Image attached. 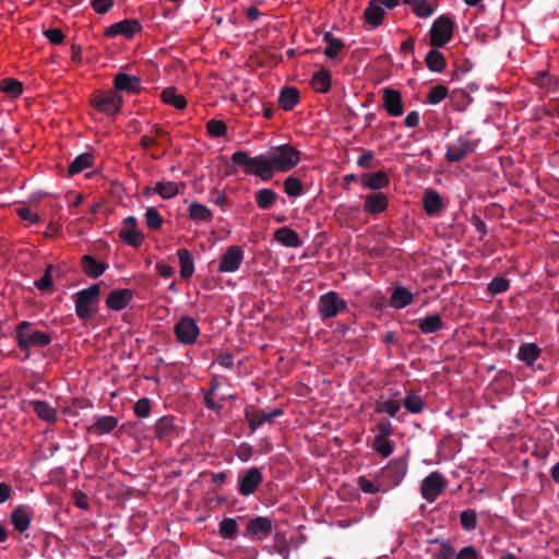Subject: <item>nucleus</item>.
<instances>
[{
  "mask_svg": "<svg viewBox=\"0 0 559 559\" xmlns=\"http://www.w3.org/2000/svg\"><path fill=\"white\" fill-rule=\"evenodd\" d=\"M300 151L289 144L272 147L265 154L250 157L245 151H236L231 155V162L242 166L247 175H254L267 181L275 173H287L300 160Z\"/></svg>",
  "mask_w": 559,
  "mask_h": 559,
  "instance_id": "obj_1",
  "label": "nucleus"
},
{
  "mask_svg": "<svg viewBox=\"0 0 559 559\" xmlns=\"http://www.w3.org/2000/svg\"><path fill=\"white\" fill-rule=\"evenodd\" d=\"M17 347L25 352L23 360L29 358L32 347H46L52 342L50 333L39 331L35 328V323L21 321L14 330Z\"/></svg>",
  "mask_w": 559,
  "mask_h": 559,
  "instance_id": "obj_2",
  "label": "nucleus"
},
{
  "mask_svg": "<svg viewBox=\"0 0 559 559\" xmlns=\"http://www.w3.org/2000/svg\"><path fill=\"white\" fill-rule=\"evenodd\" d=\"M100 295V284H93L75 295V313L81 320L90 319L95 312Z\"/></svg>",
  "mask_w": 559,
  "mask_h": 559,
  "instance_id": "obj_3",
  "label": "nucleus"
},
{
  "mask_svg": "<svg viewBox=\"0 0 559 559\" xmlns=\"http://www.w3.org/2000/svg\"><path fill=\"white\" fill-rule=\"evenodd\" d=\"M348 310L347 301L336 292L330 290L319 297L318 313L322 321L335 318Z\"/></svg>",
  "mask_w": 559,
  "mask_h": 559,
  "instance_id": "obj_4",
  "label": "nucleus"
},
{
  "mask_svg": "<svg viewBox=\"0 0 559 559\" xmlns=\"http://www.w3.org/2000/svg\"><path fill=\"white\" fill-rule=\"evenodd\" d=\"M91 105L102 114L107 116H115L120 112L123 98L120 94H117L114 90L107 92H97L91 96Z\"/></svg>",
  "mask_w": 559,
  "mask_h": 559,
  "instance_id": "obj_5",
  "label": "nucleus"
},
{
  "mask_svg": "<svg viewBox=\"0 0 559 559\" xmlns=\"http://www.w3.org/2000/svg\"><path fill=\"white\" fill-rule=\"evenodd\" d=\"M407 473V462L405 459H393L384 466L379 476L378 483H381L386 490L401 484Z\"/></svg>",
  "mask_w": 559,
  "mask_h": 559,
  "instance_id": "obj_6",
  "label": "nucleus"
},
{
  "mask_svg": "<svg viewBox=\"0 0 559 559\" xmlns=\"http://www.w3.org/2000/svg\"><path fill=\"white\" fill-rule=\"evenodd\" d=\"M454 22L445 14L437 17L430 28V45L444 47L453 37Z\"/></svg>",
  "mask_w": 559,
  "mask_h": 559,
  "instance_id": "obj_7",
  "label": "nucleus"
},
{
  "mask_svg": "<svg viewBox=\"0 0 559 559\" xmlns=\"http://www.w3.org/2000/svg\"><path fill=\"white\" fill-rule=\"evenodd\" d=\"M272 531V519L267 516H255L247 522L242 535L252 542H260L269 537Z\"/></svg>",
  "mask_w": 559,
  "mask_h": 559,
  "instance_id": "obj_8",
  "label": "nucleus"
},
{
  "mask_svg": "<svg viewBox=\"0 0 559 559\" xmlns=\"http://www.w3.org/2000/svg\"><path fill=\"white\" fill-rule=\"evenodd\" d=\"M263 481V474L260 467H251L240 472L237 481V491L242 497H249L255 492Z\"/></svg>",
  "mask_w": 559,
  "mask_h": 559,
  "instance_id": "obj_9",
  "label": "nucleus"
},
{
  "mask_svg": "<svg viewBox=\"0 0 559 559\" xmlns=\"http://www.w3.org/2000/svg\"><path fill=\"white\" fill-rule=\"evenodd\" d=\"M447 479L439 472H432L420 484V493L428 502H433L445 489Z\"/></svg>",
  "mask_w": 559,
  "mask_h": 559,
  "instance_id": "obj_10",
  "label": "nucleus"
},
{
  "mask_svg": "<svg viewBox=\"0 0 559 559\" xmlns=\"http://www.w3.org/2000/svg\"><path fill=\"white\" fill-rule=\"evenodd\" d=\"M174 333L181 344L191 345L197 342L200 329L193 318L185 316L175 324Z\"/></svg>",
  "mask_w": 559,
  "mask_h": 559,
  "instance_id": "obj_11",
  "label": "nucleus"
},
{
  "mask_svg": "<svg viewBox=\"0 0 559 559\" xmlns=\"http://www.w3.org/2000/svg\"><path fill=\"white\" fill-rule=\"evenodd\" d=\"M243 257L245 253L240 246H229L221 258L218 271L222 273H234L238 271L243 261Z\"/></svg>",
  "mask_w": 559,
  "mask_h": 559,
  "instance_id": "obj_12",
  "label": "nucleus"
},
{
  "mask_svg": "<svg viewBox=\"0 0 559 559\" xmlns=\"http://www.w3.org/2000/svg\"><path fill=\"white\" fill-rule=\"evenodd\" d=\"M114 91L117 94L127 93L136 95L142 91V81L136 75L118 72L114 78Z\"/></svg>",
  "mask_w": 559,
  "mask_h": 559,
  "instance_id": "obj_13",
  "label": "nucleus"
},
{
  "mask_svg": "<svg viewBox=\"0 0 559 559\" xmlns=\"http://www.w3.org/2000/svg\"><path fill=\"white\" fill-rule=\"evenodd\" d=\"M475 145L465 136L457 138L453 143L447 145L445 158L449 163H457L474 152Z\"/></svg>",
  "mask_w": 559,
  "mask_h": 559,
  "instance_id": "obj_14",
  "label": "nucleus"
},
{
  "mask_svg": "<svg viewBox=\"0 0 559 559\" xmlns=\"http://www.w3.org/2000/svg\"><path fill=\"white\" fill-rule=\"evenodd\" d=\"M120 239L133 247L139 248L144 239V236L138 230V222L134 216H128L123 221V228L119 231Z\"/></svg>",
  "mask_w": 559,
  "mask_h": 559,
  "instance_id": "obj_15",
  "label": "nucleus"
},
{
  "mask_svg": "<svg viewBox=\"0 0 559 559\" xmlns=\"http://www.w3.org/2000/svg\"><path fill=\"white\" fill-rule=\"evenodd\" d=\"M141 31L142 25L138 20L126 19L107 27L105 35L107 37L123 35L127 38H132L136 33H140Z\"/></svg>",
  "mask_w": 559,
  "mask_h": 559,
  "instance_id": "obj_16",
  "label": "nucleus"
},
{
  "mask_svg": "<svg viewBox=\"0 0 559 559\" xmlns=\"http://www.w3.org/2000/svg\"><path fill=\"white\" fill-rule=\"evenodd\" d=\"M383 108L392 117L403 115L404 108L401 92L391 87L383 88Z\"/></svg>",
  "mask_w": 559,
  "mask_h": 559,
  "instance_id": "obj_17",
  "label": "nucleus"
},
{
  "mask_svg": "<svg viewBox=\"0 0 559 559\" xmlns=\"http://www.w3.org/2000/svg\"><path fill=\"white\" fill-rule=\"evenodd\" d=\"M134 293L131 289H114L107 296L105 304L110 310L121 311L131 302Z\"/></svg>",
  "mask_w": 559,
  "mask_h": 559,
  "instance_id": "obj_18",
  "label": "nucleus"
},
{
  "mask_svg": "<svg viewBox=\"0 0 559 559\" xmlns=\"http://www.w3.org/2000/svg\"><path fill=\"white\" fill-rule=\"evenodd\" d=\"M81 267L86 276L98 278L106 272L108 265L105 262L97 261L91 254H84L81 258Z\"/></svg>",
  "mask_w": 559,
  "mask_h": 559,
  "instance_id": "obj_19",
  "label": "nucleus"
},
{
  "mask_svg": "<svg viewBox=\"0 0 559 559\" xmlns=\"http://www.w3.org/2000/svg\"><path fill=\"white\" fill-rule=\"evenodd\" d=\"M423 204L425 212L429 216H437L444 209L440 194L432 189H427L425 191L423 197Z\"/></svg>",
  "mask_w": 559,
  "mask_h": 559,
  "instance_id": "obj_20",
  "label": "nucleus"
},
{
  "mask_svg": "<svg viewBox=\"0 0 559 559\" xmlns=\"http://www.w3.org/2000/svg\"><path fill=\"white\" fill-rule=\"evenodd\" d=\"M389 200L382 192L369 193L365 198L364 209L366 212L374 215L384 212L388 209Z\"/></svg>",
  "mask_w": 559,
  "mask_h": 559,
  "instance_id": "obj_21",
  "label": "nucleus"
},
{
  "mask_svg": "<svg viewBox=\"0 0 559 559\" xmlns=\"http://www.w3.org/2000/svg\"><path fill=\"white\" fill-rule=\"evenodd\" d=\"M29 404L33 407L34 413L37 417L48 424H53L57 421L58 413L55 407H52L46 401H31Z\"/></svg>",
  "mask_w": 559,
  "mask_h": 559,
  "instance_id": "obj_22",
  "label": "nucleus"
},
{
  "mask_svg": "<svg viewBox=\"0 0 559 559\" xmlns=\"http://www.w3.org/2000/svg\"><path fill=\"white\" fill-rule=\"evenodd\" d=\"M361 183L365 188L380 190L389 186L390 179L386 173L380 170L364 174L361 176Z\"/></svg>",
  "mask_w": 559,
  "mask_h": 559,
  "instance_id": "obj_23",
  "label": "nucleus"
},
{
  "mask_svg": "<svg viewBox=\"0 0 559 559\" xmlns=\"http://www.w3.org/2000/svg\"><path fill=\"white\" fill-rule=\"evenodd\" d=\"M31 519L29 509L25 506H19L11 512V522L20 533L25 532L29 527Z\"/></svg>",
  "mask_w": 559,
  "mask_h": 559,
  "instance_id": "obj_24",
  "label": "nucleus"
},
{
  "mask_svg": "<svg viewBox=\"0 0 559 559\" xmlns=\"http://www.w3.org/2000/svg\"><path fill=\"white\" fill-rule=\"evenodd\" d=\"M416 326L423 334H431L443 329V321L440 314L435 313L415 321Z\"/></svg>",
  "mask_w": 559,
  "mask_h": 559,
  "instance_id": "obj_25",
  "label": "nucleus"
},
{
  "mask_svg": "<svg viewBox=\"0 0 559 559\" xmlns=\"http://www.w3.org/2000/svg\"><path fill=\"white\" fill-rule=\"evenodd\" d=\"M300 94L296 87L285 86L278 95V106L283 110H292L299 103Z\"/></svg>",
  "mask_w": 559,
  "mask_h": 559,
  "instance_id": "obj_26",
  "label": "nucleus"
},
{
  "mask_svg": "<svg viewBox=\"0 0 559 559\" xmlns=\"http://www.w3.org/2000/svg\"><path fill=\"white\" fill-rule=\"evenodd\" d=\"M323 40L326 43L324 55L328 59L337 61L341 51L344 50L345 44L341 38L333 36L331 32H326L323 35Z\"/></svg>",
  "mask_w": 559,
  "mask_h": 559,
  "instance_id": "obj_27",
  "label": "nucleus"
},
{
  "mask_svg": "<svg viewBox=\"0 0 559 559\" xmlns=\"http://www.w3.org/2000/svg\"><path fill=\"white\" fill-rule=\"evenodd\" d=\"M274 239L287 248H298L302 243L299 235L289 227L278 228L274 233Z\"/></svg>",
  "mask_w": 559,
  "mask_h": 559,
  "instance_id": "obj_28",
  "label": "nucleus"
},
{
  "mask_svg": "<svg viewBox=\"0 0 559 559\" xmlns=\"http://www.w3.org/2000/svg\"><path fill=\"white\" fill-rule=\"evenodd\" d=\"M177 255L179 258L180 277L182 280L190 278L194 272V262L191 252L186 248H181L177 251Z\"/></svg>",
  "mask_w": 559,
  "mask_h": 559,
  "instance_id": "obj_29",
  "label": "nucleus"
},
{
  "mask_svg": "<svg viewBox=\"0 0 559 559\" xmlns=\"http://www.w3.org/2000/svg\"><path fill=\"white\" fill-rule=\"evenodd\" d=\"M384 16V10L382 7L377 3V1L371 0L368 7L364 11L365 21L370 24L372 27H378L382 24Z\"/></svg>",
  "mask_w": 559,
  "mask_h": 559,
  "instance_id": "obj_30",
  "label": "nucleus"
},
{
  "mask_svg": "<svg viewBox=\"0 0 559 559\" xmlns=\"http://www.w3.org/2000/svg\"><path fill=\"white\" fill-rule=\"evenodd\" d=\"M331 72L328 69L322 68L313 74L311 79V86L314 91L325 94L331 88Z\"/></svg>",
  "mask_w": 559,
  "mask_h": 559,
  "instance_id": "obj_31",
  "label": "nucleus"
},
{
  "mask_svg": "<svg viewBox=\"0 0 559 559\" xmlns=\"http://www.w3.org/2000/svg\"><path fill=\"white\" fill-rule=\"evenodd\" d=\"M118 425V419L115 416H100L95 423L87 428L90 432L97 435H105L111 432Z\"/></svg>",
  "mask_w": 559,
  "mask_h": 559,
  "instance_id": "obj_32",
  "label": "nucleus"
},
{
  "mask_svg": "<svg viewBox=\"0 0 559 559\" xmlns=\"http://www.w3.org/2000/svg\"><path fill=\"white\" fill-rule=\"evenodd\" d=\"M425 63L431 72L440 73L447 68V60L443 53L435 48L427 52Z\"/></svg>",
  "mask_w": 559,
  "mask_h": 559,
  "instance_id": "obj_33",
  "label": "nucleus"
},
{
  "mask_svg": "<svg viewBox=\"0 0 559 559\" xmlns=\"http://www.w3.org/2000/svg\"><path fill=\"white\" fill-rule=\"evenodd\" d=\"M413 299L414 297L407 288L399 286L393 290L390 297V305L395 309H403L411 305Z\"/></svg>",
  "mask_w": 559,
  "mask_h": 559,
  "instance_id": "obj_34",
  "label": "nucleus"
},
{
  "mask_svg": "<svg viewBox=\"0 0 559 559\" xmlns=\"http://www.w3.org/2000/svg\"><path fill=\"white\" fill-rule=\"evenodd\" d=\"M540 353L542 349L535 343H524L519 348L518 358L527 366H533Z\"/></svg>",
  "mask_w": 559,
  "mask_h": 559,
  "instance_id": "obj_35",
  "label": "nucleus"
},
{
  "mask_svg": "<svg viewBox=\"0 0 559 559\" xmlns=\"http://www.w3.org/2000/svg\"><path fill=\"white\" fill-rule=\"evenodd\" d=\"M160 97L165 104L170 105L176 109L182 110L187 107V100L185 96L178 94L177 90L173 86L164 88Z\"/></svg>",
  "mask_w": 559,
  "mask_h": 559,
  "instance_id": "obj_36",
  "label": "nucleus"
},
{
  "mask_svg": "<svg viewBox=\"0 0 559 559\" xmlns=\"http://www.w3.org/2000/svg\"><path fill=\"white\" fill-rule=\"evenodd\" d=\"M401 411V403L395 400H383L382 397L377 400L374 403V413L377 414H388L392 418H399V413Z\"/></svg>",
  "mask_w": 559,
  "mask_h": 559,
  "instance_id": "obj_37",
  "label": "nucleus"
},
{
  "mask_svg": "<svg viewBox=\"0 0 559 559\" xmlns=\"http://www.w3.org/2000/svg\"><path fill=\"white\" fill-rule=\"evenodd\" d=\"M93 159L94 157L91 153H82L78 155L68 167V176L72 177L91 167Z\"/></svg>",
  "mask_w": 559,
  "mask_h": 559,
  "instance_id": "obj_38",
  "label": "nucleus"
},
{
  "mask_svg": "<svg viewBox=\"0 0 559 559\" xmlns=\"http://www.w3.org/2000/svg\"><path fill=\"white\" fill-rule=\"evenodd\" d=\"M277 193L269 188H263L255 192L254 199L261 210H269L276 201Z\"/></svg>",
  "mask_w": 559,
  "mask_h": 559,
  "instance_id": "obj_39",
  "label": "nucleus"
},
{
  "mask_svg": "<svg viewBox=\"0 0 559 559\" xmlns=\"http://www.w3.org/2000/svg\"><path fill=\"white\" fill-rule=\"evenodd\" d=\"M218 534L224 539H235L238 535L237 520L224 518L218 524Z\"/></svg>",
  "mask_w": 559,
  "mask_h": 559,
  "instance_id": "obj_40",
  "label": "nucleus"
},
{
  "mask_svg": "<svg viewBox=\"0 0 559 559\" xmlns=\"http://www.w3.org/2000/svg\"><path fill=\"white\" fill-rule=\"evenodd\" d=\"M189 217L193 221L211 222L213 213L206 205L193 202L189 206Z\"/></svg>",
  "mask_w": 559,
  "mask_h": 559,
  "instance_id": "obj_41",
  "label": "nucleus"
},
{
  "mask_svg": "<svg viewBox=\"0 0 559 559\" xmlns=\"http://www.w3.org/2000/svg\"><path fill=\"white\" fill-rule=\"evenodd\" d=\"M154 192L162 199L169 200L179 193V186L174 181H159L154 187Z\"/></svg>",
  "mask_w": 559,
  "mask_h": 559,
  "instance_id": "obj_42",
  "label": "nucleus"
},
{
  "mask_svg": "<svg viewBox=\"0 0 559 559\" xmlns=\"http://www.w3.org/2000/svg\"><path fill=\"white\" fill-rule=\"evenodd\" d=\"M174 429H175V425H174L173 418L164 416V417L159 418L155 424V427H154L155 438H157L158 440H164L168 436H170V433L173 432Z\"/></svg>",
  "mask_w": 559,
  "mask_h": 559,
  "instance_id": "obj_43",
  "label": "nucleus"
},
{
  "mask_svg": "<svg viewBox=\"0 0 559 559\" xmlns=\"http://www.w3.org/2000/svg\"><path fill=\"white\" fill-rule=\"evenodd\" d=\"M0 90L10 97H19L23 92V84L13 78H5L0 82Z\"/></svg>",
  "mask_w": 559,
  "mask_h": 559,
  "instance_id": "obj_44",
  "label": "nucleus"
},
{
  "mask_svg": "<svg viewBox=\"0 0 559 559\" xmlns=\"http://www.w3.org/2000/svg\"><path fill=\"white\" fill-rule=\"evenodd\" d=\"M405 3L411 5L412 11L418 17L426 19L435 12V9L427 0H405Z\"/></svg>",
  "mask_w": 559,
  "mask_h": 559,
  "instance_id": "obj_45",
  "label": "nucleus"
},
{
  "mask_svg": "<svg viewBox=\"0 0 559 559\" xmlns=\"http://www.w3.org/2000/svg\"><path fill=\"white\" fill-rule=\"evenodd\" d=\"M534 83L540 87H546L548 90H556L559 81L551 76L547 71L540 70L535 73L533 79Z\"/></svg>",
  "mask_w": 559,
  "mask_h": 559,
  "instance_id": "obj_46",
  "label": "nucleus"
},
{
  "mask_svg": "<svg viewBox=\"0 0 559 559\" xmlns=\"http://www.w3.org/2000/svg\"><path fill=\"white\" fill-rule=\"evenodd\" d=\"M372 449L382 457H388L393 452V444L389 438L374 437Z\"/></svg>",
  "mask_w": 559,
  "mask_h": 559,
  "instance_id": "obj_47",
  "label": "nucleus"
},
{
  "mask_svg": "<svg viewBox=\"0 0 559 559\" xmlns=\"http://www.w3.org/2000/svg\"><path fill=\"white\" fill-rule=\"evenodd\" d=\"M448 96V88L442 84L435 85L427 94V103L430 105L440 104Z\"/></svg>",
  "mask_w": 559,
  "mask_h": 559,
  "instance_id": "obj_48",
  "label": "nucleus"
},
{
  "mask_svg": "<svg viewBox=\"0 0 559 559\" xmlns=\"http://www.w3.org/2000/svg\"><path fill=\"white\" fill-rule=\"evenodd\" d=\"M404 407L412 414H419L424 409V401L419 395L407 394L403 401Z\"/></svg>",
  "mask_w": 559,
  "mask_h": 559,
  "instance_id": "obj_49",
  "label": "nucleus"
},
{
  "mask_svg": "<svg viewBox=\"0 0 559 559\" xmlns=\"http://www.w3.org/2000/svg\"><path fill=\"white\" fill-rule=\"evenodd\" d=\"M145 223L151 230H158L163 225V217L155 207H148L145 211Z\"/></svg>",
  "mask_w": 559,
  "mask_h": 559,
  "instance_id": "obj_50",
  "label": "nucleus"
},
{
  "mask_svg": "<svg viewBox=\"0 0 559 559\" xmlns=\"http://www.w3.org/2000/svg\"><path fill=\"white\" fill-rule=\"evenodd\" d=\"M284 190L289 197H299L302 193V182L298 178L289 176L284 181Z\"/></svg>",
  "mask_w": 559,
  "mask_h": 559,
  "instance_id": "obj_51",
  "label": "nucleus"
},
{
  "mask_svg": "<svg viewBox=\"0 0 559 559\" xmlns=\"http://www.w3.org/2000/svg\"><path fill=\"white\" fill-rule=\"evenodd\" d=\"M461 525L465 531H472L477 525V514L473 509H466L460 515Z\"/></svg>",
  "mask_w": 559,
  "mask_h": 559,
  "instance_id": "obj_52",
  "label": "nucleus"
},
{
  "mask_svg": "<svg viewBox=\"0 0 559 559\" xmlns=\"http://www.w3.org/2000/svg\"><path fill=\"white\" fill-rule=\"evenodd\" d=\"M510 287V282L502 276L493 277L488 284V292L491 295H498L507 292Z\"/></svg>",
  "mask_w": 559,
  "mask_h": 559,
  "instance_id": "obj_53",
  "label": "nucleus"
},
{
  "mask_svg": "<svg viewBox=\"0 0 559 559\" xmlns=\"http://www.w3.org/2000/svg\"><path fill=\"white\" fill-rule=\"evenodd\" d=\"M359 489L365 493H377V492H385L386 488L379 483L374 485L371 480L367 479L365 476H360L357 480Z\"/></svg>",
  "mask_w": 559,
  "mask_h": 559,
  "instance_id": "obj_54",
  "label": "nucleus"
},
{
  "mask_svg": "<svg viewBox=\"0 0 559 559\" xmlns=\"http://www.w3.org/2000/svg\"><path fill=\"white\" fill-rule=\"evenodd\" d=\"M252 414L258 417V421L260 425H263L265 423H272L275 418L283 415V409L277 407L274 408L272 412L266 413L262 409H255L252 407Z\"/></svg>",
  "mask_w": 559,
  "mask_h": 559,
  "instance_id": "obj_55",
  "label": "nucleus"
},
{
  "mask_svg": "<svg viewBox=\"0 0 559 559\" xmlns=\"http://www.w3.org/2000/svg\"><path fill=\"white\" fill-rule=\"evenodd\" d=\"M206 130L209 134L213 138L224 136L227 132V126L222 120H209L206 123Z\"/></svg>",
  "mask_w": 559,
  "mask_h": 559,
  "instance_id": "obj_56",
  "label": "nucleus"
},
{
  "mask_svg": "<svg viewBox=\"0 0 559 559\" xmlns=\"http://www.w3.org/2000/svg\"><path fill=\"white\" fill-rule=\"evenodd\" d=\"M435 543L440 544V549L435 554L436 559H453L455 549L448 540L436 539Z\"/></svg>",
  "mask_w": 559,
  "mask_h": 559,
  "instance_id": "obj_57",
  "label": "nucleus"
},
{
  "mask_svg": "<svg viewBox=\"0 0 559 559\" xmlns=\"http://www.w3.org/2000/svg\"><path fill=\"white\" fill-rule=\"evenodd\" d=\"M134 414L140 418H145L151 412V401L147 397L138 400L133 406Z\"/></svg>",
  "mask_w": 559,
  "mask_h": 559,
  "instance_id": "obj_58",
  "label": "nucleus"
},
{
  "mask_svg": "<svg viewBox=\"0 0 559 559\" xmlns=\"http://www.w3.org/2000/svg\"><path fill=\"white\" fill-rule=\"evenodd\" d=\"M51 271H52V265H48L47 269L45 270V273L43 274V276L35 281V286L39 289V290H50L51 287H52V276H51Z\"/></svg>",
  "mask_w": 559,
  "mask_h": 559,
  "instance_id": "obj_59",
  "label": "nucleus"
},
{
  "mask_svg": "<svg viewBox=\"0 0 559 559\" xmlns=\"http://www.w3.org/2000/svg\"><path fill=\"white\" fill-rule=\"evenodd\" d=\"M394 432L392 423L388 418H381L377 424L376 437L390 438Z\"/></svg>",
  "mask_w": 559,
  "mask_h": 559,
  "instance_id": "obj_60",
  "label": "nucleus"
},
{
  "mask_svg": "<svg viewBox=\"0 0 559 559\" xmlns=\"http://www.w3.org/2000/svg\"><path fill=\"white\" fill-rule=\"evenodd\" d=\"M114 4V0H91L92 9L98 14L107 13Z\"/></svg>",
  "mask_w": 559,
  "mask_h": 559,
  "instance_id": "obj_61",
  "label": "nucleus"
},
{
  "mask_svg": "<svg viewBox=\"0 0 559 559\" xmlns=\"http://www.w3.org/2000/svg\"><path fill=\"white\" fill-rule=\"evenodd\" d=\"M45 37L55 45H59L64 39V34L60 28H48L44 32Z\"/></svg>",
  "mask_w": 559,
  "mask_h": 559,
  "instance_id": "obj_62",
  "label": "nucleus"
},
{
  "mask_svg": "<svg viewBox=\"0 0 559 559\" xmlns=\"http://www.w3.org/2000/svg\"><path fill=\"white\" fill-rule=\"evenodd\" d=\"M17 215L23 219L27 221L31 224H36L39 222V216L37 213L33 212L29 207H19L16 210Z\"/></svg>",
  "mask_w": 559,
  "mask_h": 559,
  "instance_id": "obj_63",
  "label": "nucleus"
},
{
  "mask_svg": "<svg viewBox=\"0 0 559 559\" xmlns=\"http://www.w3.org/2000/svg\"><path fill=\"white\" fill-rule=\"evenodd\" d=\"M210 201L213 202L215 205H218L222 209L230 205V200L227 198V195L219 191L212 192L211 197H210Z\"/></svg>",
  "mask_w": 559,
  "mask_h": 559,
  "instance_id": "obj_64",
  "label": "nucleus"
}]
</instances>
